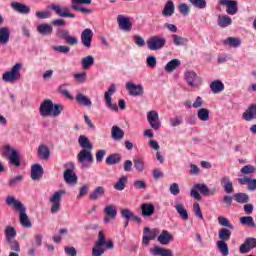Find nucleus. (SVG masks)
I'll return each instance as SVG.
<instances>
[{"label": "nucleus", "mask_w": 256, "mask_h": 256, "mask_svg": "<svg viewBox=\"0 0 256 256\" xmlns=\"http://www.w3.org/2000/svg\"><path fill=\"white\" fill-rule=\"evenodd\" d=\"M9 154L11 165H14V167H21V157L19 156V152L13 149L11 146L7 145L4 147V155L9 156Z\"/></svg>", "instance_id": "obj_10"}, {"label": "nucleus", "mask_w": 256, "mask_h": 256, "mask_svg": "<svg viewBox=\"0 0 256 256\" xmlns=\"http://www.w3.org/2000/svg\"><path fill=\"white\" fill-rule=\"evenodd\" d=\"M6 241H13L17 237V231L13 226H6L4 230Z\"/></svg>", "instance_id": "obj_42"}, {"label": "nucleus", "mask_w": 256, "mask_h": 256, "mask_svg": "<svg viewBox=\"0 0 256 256\" xmlns=\"http://www.w3.org/2000/svg\"><path fill=\"white\" fill-rule=\"evenodd\" d=\"M121 154H110L106 158V165H117L118 163H121Z\"/></svg>", "instance_id": "obj_45"}, {"label": "nucleus", "mask_w": 256, "mask_h": 256, "mask_svg": "<svg viewBox=\"0 0 256 256\" xmlns=\"http://www.w3.org/2000/svg\"><path fill=\"white\" fill-rule=\"evenodd\" d=\"M116 91L115 84H112L108 91L104 94V99L106 101V107L108 109H111V111H119V106L117 104H113L111 95H113Z\"/></svg>", "instance_id": "obj_13"}, {"label": "nucleus", "mask_w": 256, "mask_h": 256, "mask_svg": "<svg viewBox=\"0 0 256 256\" xmlns=\"http://www.w3.org/2000/svg\"><path fill=\"white\" fill-rule=\"evenodd\" d=\"M38 156L40 157V159H44V161H47V159H49V157L51 156V151L49 150V147L43 144L40 145L38 147Z\"/></svg>", "instance_id": "obj_40"}, {"label": "nucleus", "mask_w": 256, "mask_h": 256, "mask_svg": "<svg viewBox=\"0 0 256 256\" xmlns=\"http://www.w3.org/2000/svg\"><path fill=\"white\" fill-rule=\"evenodd\" d=\"M175 13V4L173 1L169 0L166 2L164 9L162 11V15L164 17H171Z\"/></svg>", "instance_id": "obj_33"}, {"label": "nucleus", "mask_w": 256, "mask_h": 256, "mask_svg": "<svg viewBox=\"0 0 256 256\" xmlns=\"http://www.w3.org/2000/svg\"><path fill=\"white\" fill-rule=\"evenodd\" d=\"M11 249V251H16L19 253L21 251V247L19 246V242L17 240L6 241Z\"/></svg>", "instance_id": "obj_58"}, {"label": "nucleus", "mask_w": 256, "mask_h": 256, "mask_svg": "<svg viewBox=\"0 0 256 256\" xmlns=\"http://www.w3.org/2000/svg\"><path fill=\"white\" fill-rule=\"evenodd\" d=\"M201 194H200V193ZM217 193V188L209 189L206 184L197 183L194 185V187L190 190V195L193 197V199H196L197 201H201L202 196L205 195L206 197H209L211 195H215Z\"/></svg>", "instance_id": "obj_3"}, {"label": "nucleus", "mask_w": 256, "mask_h": 256, "mask_svg": "<svg viewBox=\"0 0 256 256\" xmlns=\"http://www.w3.org/2000/svg\"><path fill=\"white\" fill-rule=\"evenodd\" d=\"M43 177V166L41 164H34L31 168V179L39 181Z\"/></svg>", "instance_id": "obj_25"}, {"label": "nucleus", "mask_w": 256, "mask_h": 256, "mask_svg": "<svg viewBox=\"0 0 256 256\" xmlns=\"http://www.w3.org/2000/svg\"><path fill=\"white\" fill-rule=\"evenodd\" d=\"M6 203L9 206L14 207L16 211H19L20 213V224L25 229H31L33 227V224L31 223V220H29V216L27 215V208L21 203V201L15 199L13 196H8L6 198Z\"/></svg>", "instance_id": "obj_1"}, {"label": "nucleus", "mask_w": 256, "mask_h": 256, "mask_svg": "<svg viewBox=\"0 0 256 256\" xmlns=\"http://www.w3.org/2000/svg\"><path fill=\"white\" fill-rule=\"evenodd\" d=\"M92 65H95V58L93 56L89 55L82 59V68L87 70L91 69Z\"/></svg>", "instance_id": "obj_47"}, {"label": "nucleus", "mask_w": 256, "mask_h": 256, "mask_svg": "<svg viewBox=\"0 0 256 256\" xmlns=\"http://www.w3.org/2000/svg\"><path fill=\"white\" fill-rule=\"evenodd\" d=\"M218 223L222 227H228V229L231 230L235 229V226H233V224H231V222H229V219L225 218V216H219Z\"/></svg>", "instance_id": "obj_53"}, {"label": "nucleus", "mask_w": 256, "mask_h": 256, "mask_svg": "<svg viewBox=\"0 0 256 256\" xmlns=\"http://www.w3.org/2000/svg\"><path fill=\"white\" fill-rule=\"evenodd\" d=\"M241 225H246V227H256L255 220L251 216H243L239 219Z\"/></svg>", "instance_id": "obj_49"}, {"label": "nucleus", "mask_w": 256, "mask_h": 256, "mask_svg": "<svg viewBox=\"0 0 256 256\" xmlns=\"http://www.w3.org/2000/svg\"><path fill=\"white\" fill-rule=\"evenodd\" d=\"M220 183L225 193H228V195H231V193H233V182L231 181V178H229V176L222 177L220 179Z\"/></svg>", "instance_id": "obj_26"}, {"label": "nucleus", "mask_w": 256, "mask_h": 256, "mask_svg": "<svg viewBox=\"0 0 256 256\" xmlns=\"http://www.w3.org/2000/svg\"><path fill=\"white\" fill-rule=\"evenodd\" d=\"M126 185H127V176H122L118 179V181L114 185V189H116V191H123Z\"/></svg>", "instance_id": "obj_51"}, {"label": "nucleus", "mask_w": 256, "mask_h": 256, "mask_svg": "<svg viewBox=\"0 0 256 256\" xmlns=\"http://www.w3.org/2000/svg\"><path fill=\"white\" fill-rule=\"evenodd\" d=\"M256 247V238L248 237L244 241V243L240 246V253L245 255L251 251V249H255Z\"/></svg>", "instance_id": "obj_18"}, {"label": "nucleus", "mask_w": 256, "mask_h": 256, "mask_svg": "<svg viewBox=\"0 0 256 256\" xmlns=\"http://www.w3.org/2000/svg\"><path fill=\"white\" fill-rule=\"evenodd\" d=\"M180 65H181V61H179V59H173L166 64L164 69L165 71H167V73H173V71H175L177 67H180Z\"/></svg>", "instance_id": "obj_43"}, {"label": "nucleus", "mask_w": 256, "mask_h": 256, "mask_svg": "<svg viewBox=\"0 0 256 256\" xmlns=\"http://www.w3.org/2000/svg\"><path fill=\"white\" fill-rule=\"evenodd\" d=\"M21 181H23V175H18L16 177L10 178L8 180V186L15 187V186L19 185V183H21Z\"/></svg>", "instance_id": "obj_56"}, {"label": "nucleus", "mask_w": 256, "mask_h": 256, "mask_svg": "<svg viewBox=\"0 0 256 256\" xmlns=\"http://www.w3.org/2000/svg\"><path fill=\"white\" fill-rule=\"evenodd\" d=\"M217 23L222 29H225V27H229L233 23V20L228 15H219Z\"/></svg>", "instance_id": "obj_39"}, {"label": "nucleus", "mask_w": 256, "mask_h": 256, "mask_svg": "<svg viewBox=\"0 0 256 256\" xmlns=\"http://www.w3.org/2000/svg\"><path fill=\"white\" fill-rule=\"evenodd\" d=\"M174 45L177 47L187 45L189 43V39L183 38L182 36H179L177 34L172 35Z\"/></svg>", "instance_id": "obj_50"}, {"label": "nucleus", "mask_w": 256, "mask_h": 256, "mask_svg": "<svg viewBox=\"0 0 256 256\" xmlns=\"http://www.w3.org/2000/svg\"><path fill=\"white\" fill-rule=\"evenodd\" d=\"M112 139L114 141H121L125 137V132L119 126H113L111 130Z\"/></svg>", "instance_id": "obj_35"}, {"label": "nucleus", "mask_w": 256, "mask_h": 256, "mask_svg": "<svg viewBox=\"0 0 256 256\" xmlns=\"http://www.w3.org/2000/svg\"><path fill=\"white\" fill-rule=\"evenodd\" d=\"M9 39H11V32L9 31V28H0V45H7V43H9Z\"/></svg>", "instance_id": "obj_30"}, {"label": "nucleus", "mask_w": 256, "mask_h": 256, "mask_svg": "<svg viewBox=\"0 0 256 256\" xmlns=\"http://www.w3.org/2000/svg\"><path fill=\"white\" fill-rule=\"evenodd\" d=\"M242 119H244V121H253V119H256V104L250 105L243 113Z\"/></svg>", "instance_id": "obj_28"}, {"label": "nucleus", "mask_w": 256, "mask_h": 256, "mask_svg": "<svg viewBox=\"0 0 256 256\" xmlns=\"http://www.w3.org/2000/svg\"><path fill=\"white\" fill-rule=\"evenodd\" d=\"M210 89L212 93L217 95L218 93H221V91L225 90V84L220 80H215L210 84Z\"/></svg>", "instance_id": "obj_36"}, {"label": "nucleus", "mask_w": 256, "mask_h": 256, "mask_svg": "<svg viewBox=\"0 0 256 256\" xmlns=\"http://www.w3.org/2000/svg\"><path fill=\"white\" fill-rule=\"evenodd\" d=\"M37 19H49L51 17V12L49 11H38L36 12Z\"/></svg>", "instance_id": "obj_64"}, {"label": "nucleus", "mask_w": 256, "mask_h": 256, "mask_svg": "<svg viewBox=\"0 0 256 256\" xmlns=\"http://www.w3.org/2000/svg\"><path fill=\"white\" fill-rule=\"evenodd\" d=\"M63 111V105L53 104L51 99L44 100L39 108L41 117H59Z\"/></svg>", "instance_id": "obj_2"}, {"label": "nucleus", "mask_w": 256, "mask_h": 256, "mask_svg": "<svg viewBox=\"0 0 256 256\" xmlns=\"http://www.w3.org/2000/svg\"><path fill=\"white\" fill-rule=\"evenodd\" d=\"M240 185H248V191H255L256 189V179H251L247 176L238 179Z\"/></svg>", "instance_id": "obj_29"}, {"label": "nucleus", "mask_w": 256, "mask_h": 256, "mask_svg": "<svg viewBox=\"0 0 256 256\" xmlns=\"http://www.w3.org/2000/svg\"><path fill=\"white\" fill-rule=\"evenodd\" d=\"M36 31L43 37H47L49 35H52L53 26H51L47 23H42L37 26Z\"/></svg>", "instance_id": "obj_24"}, {"label": "nucleus", "mask_w": 256, "mask_h": 256, "mask_svg": "<svg viewBox=\"0 0 256 256\" xmlns=\"http://www.w3.org/2000/svg\"><path fill=\"white\" fill-rule=\"evenodd\" d=\"M78 143L82 147V150H93V144H91V141L85 135L79 136Z\"/></svg>", "instance_id": "obj_34"}, {"label": "nucleus", "mask_w": 256, "mask_h": 256, "mask_svg": "<svg viewBox=\"0 0 256 256\" xmlns=\"http://www.w3.org/2000/svg\"><path fill=\"white\" fill-rule=\"evenodd\" d=\"M120 215L126 221H131V219H134L136 221V223H142L143 222V219H141V217L135 215V213H133V211H131L129 209L121 210Z\"/></svg>", "instance_id": "obj_20"}, {"label": "nucleus", "mask_w": 256, "mask_h": 256, "mask_svg": "<svg viewBox=\"0 0 256 256\" xmlns=\"http://www.w3.org/2000/svg\"><path fill=\"white\" fill-rule=\"evenodd\" d=\"M134 169L138 171V173H143L145 171V158L136 157L133 159Z\"/></svg>", "instance_id": "obj_38"}, {"label": "nucleus", "mask_w": 256, "mask_h": 256, "mask_svg": "<svg viewBox=\"0 0 256 256\" xmlns=\"http://www.w3.org/2000/svg\"><path fill=\"white\" fill-rule=\"evenodd\" d=\"M218 237H219V241H229V239H231V230L227 229V228H222L221 230H219L218 232Z\"/></svg>", "instance_id": "obj_46"}, {"label": "nucleus", "mask_w": 256, "mask_h": 256, "mask_svg": "<svg viewBox=\"0 0 256 256\" xmlns=\"http://www.w3.org/2000/svg\"><path fill=\"white\" fill-rule=\"evenodd\" d=\"M174 209H176L178 215L183 219V221H187L189 219V212L185 208V204L181 202H175Z\"/></svg>", "instance_id": "obj_23"}, {"label": "nucleus", "mask_w": 256, "mask_h": 256, "mask_svg": "<svg viewBox=\"0 0 256 256\" xmlns=\"http://www.w3.org/2000/svg\"><path fill=\"white\" fill-rule=\"evenodd\" d=\"M11 7L14 11L21 13L22 15H29V13H31V8L23 3L12 2Z\"/></svg>", "instance_id": "obj_21"}, {"label": "nucleus", "mask_w": 256, "mask_h": 256, "mask_svg": "<svg viewBox=\"0 0 256 256\" xmlns=\"http://www.w3.org/2000/svg\"><path fill=\"white\" fill-rule=\"evenodd\" d=\"M150 253L154 256H173V251H171V249H165L159 246H155L153 249H150Z\"/></svg>", "instance_id": "obj_27"}, {"label": "nucleus", "mask_w": 256, "mask_h": 256, "mask_svg": "<svg viewBox=\"0 0 256 256\" xmlns=\"http://www.w3.org/2000/svg\"><path fill=\"white\" fill-rule=\"evenodd\" d=\"M193 211L198 219H203V211H201V206L199 203L195 202L193 204Z\"/></svg>", "instance_id": "obj_63"}, {"label": "nucleus", "mask_w": 256, "mask_h": 256, "mask_svg": "<svg viewBox=\"0 0 256 256\" xmlns=\"http://www.w3.org/2000/svg\"><path fill=\"white\" fill-rule=\"evenodd\" d=\"M190 3L193 7H196V9H205V7H207V1L205 0H190Z\"/></svg>", "instance_id": "obj_57"}, {"label": "nucleus", "mask_w": 256, "mask_h": 256, "mask_svg": "<svg viewBox=\"0 0 256 256\" xmlns=\"http://www.w3.org/2000/svg\"><path fill=\"white\" fill-rule=\"evenodd\" d=\"M220 7H226L227 15H237L239 11V3L236 0H219Z\"/></svg>", "instance_id": "obj_9"}, {"label": "nucleus", "mask_w": 256, "mask_h": 256, "mask_svg": "<svg viewBox=\"0 0 256 256\" xmlns=\"http://www.w3.org/2000/svg\"><path fill=\"white\" fill-rule=\"evenodd\" d=\"M234 201H236V203H240L241 205L249 203V195L243 192L236 193L234 194Z\"/></svg>", "instance_id": "obj_44"}, {"label": "nucleus", "mask_w": 256, "mask_h": 256, "mask_svg": "<svg viewBox=\"0 0 256 256\" xmlns=\"http://www.w3.org/2000/svg\"><path fill=\"white\" fill-rule=\"evenodd\" d=\"M76 101L80 105H84V107H91L93 103L91 102V99H89L87 96L83 95L82 93H79L76 95Z\"/></svg>", "instance_id": "obj_41"}, {"label": "nucleus", "mask_w": 256, "mask_h": 256, "mask_svg": "<svg viewBox=\"0 0 256 256\" xmlns=\"http://www.w3.org/2000/svg\"><path fill=\"white\" fill-rule=\"evenodd\" d=\"M144 233L146 236H148L150 241H153V239H156L158 234L157 230H151L147 227L144 228Z\"/></svg>", "instance_id": "obj_60"}, {"label": "nucleus", "mask_w": 256, "mask_h": 256, "mask_svg": "<svg viewBox=\"0 0 256 256\" xmlns=\"http://www.w3.org/2000/svg\"><path fill=\"white\" fill-rule=\"evenodd\" d=\"M148 123L155 131H159L161 128V122H159V113L155 110H151L147 114Z\"/></svg>", "instance_id": "obj_16"}, {"label": "nucleus", "mask_w": 256, "mask_h": 256, "mask_svg": "<svg viewBox=\"0 0 256 256\" xmlns=\"http://www.w3.org/2000/svg\"><path fill=\"white\" fill-rule=\"evenodd\" d=\"M117 23L119 25V29H121L122 31H131V29H133V24L131 23V20L124 15L117 16Z\"/></svg>", "instance_id": "obj_19"}, {"label": "nucleus", "mask_w": 256, "mask_h": 256, "mask_svg": "<svg viewBox=\"0 0 256 256\" xmlns=\"http://www.w3.org/2000/svg\"><path fill=\"white\" fill-rule=\"evenodd\" d=\"M54 51H57L58 53H63L64 55H67L71 51V47L69 46H53L52 48Z\"/></svg>", "instance_id": "obj_59"}, {"label": "nucleus", "mask_w": 256, "mask_h": 256, "mask_svg": "<svg viewBox=\"0 0 256 256\" xmlns=\"http://www.w3.org/2000/svg\"><path fill=\"white\" fill-rule=\"evenodd\" d=\"M142 217H153L155 215V205L153 203H143L141 205Z\"/></svg>", "instance_id": "obj_22"}, {"label": "nucleus", "mask_w": 256, "mask_h": 256, "mask_svg": "<svg viewBox=\"0 0 256 256\" xmlns=\"http://www.w3.org/2000/svg\"><path fill=\"white\" fill-rule=\"evenodd\" d=\"M184 79L189 87H199L201 85V77L194 71H186L184 73Z\"/></svg>", "instance_id": "obj_12"}, {"label": "nucleus", "mask_w": 256, "mask_h": 256, "mask_svg": "<svg viewBox=\"0 0 256 256\" xmlns=\"http://www.w3.org/2000/svg\"><path fill=\"white\" fill-rule=\"evenodd\" d=\"M216 245L222 254V256H228L229 255V246L227 245V242L225 241H217Z\"/></svg>", "instance_id": "obj_48"}, {"label": "nucleus", "mask_w": 256, "mask_h": 256, "mask_svg": "<svg viewBox=\"0 0 256 256\" xmlns=\"http://www.w3.org/2000/svg\"><path fill=\"white\" fill-rule=\"evenodd\" d=\"M65 193V190H58L52 195V197H50V213H52V215H55V213H59V211H61V198L63 195H65Z\"/></svg>", "instance_id": "obj_6"}, {"label": "nucleus", "mask_w": 256, "mask_h": 256, "mask_svg": "<svg viewBox=\"0 0 256 256\" xmlns=\"http://www.w3.org/2000/svg\"><path fill=\"white\" fill-rule=\"evenodd\" d=\"M50 9L56 13L59 17H69L70 19H75V14L69 11L67 7H61L59 4H52Z\"/></svg>", "instance_id": "obj_14"}, {"label": "nucleus", "mask_w": 256, "mask_h": 256, "mask_svg": "<svg viewBox=\"0 0 256 256\" xmlns=\"http://www.w3.org/2000/svg\"><path fill=\"white\" fill-rule=\"evenodd\" d=\"M126 89L129 95H131L132 97H141L143 96V93H145L143 91V85L141 84L135 85V83L133 82L126 83Z\"/></svg>", "instance_id": "obj_15"}, {"label": "nucleus", "mask_w": 256, "mask_h": 256, "mask_svg": "<svg viewBox=\"0 0 256 256\" xmlns=\"http://www.w3.org/2000/svg\"><path fill=\"white\" fill-rule=\"evenodd\" d=\"M23 67L22 63H16L11 70L6 71L2 75V81H5V83H16V81H19L21 79V69Z\"/></svg>", "instance_id": "obj_4"}, {"label": "nucleus", "mask_w": 256, "mask_h": 256, "mask_svg": "<svg viewBox=\"0 0 256 256\" xmlns=\"http://www.w3.org/2000/svg\"><path fill=\"white\" fill-rule=\"evenodd\" d=\"M104 214L107 217H110V219H116L117 218V207L113 204L107 205L104 207Z\"/></svg>", "instance_id": "obj_37"}, {"label": "nucleus", "mask_w": 256, "mask_h": 256, "mask_svg": "<svg viewBox=\"0 0 256 256\" xmlns=\"http://www.w3.org/2000/svg\"><path fill=\"white\" fill-rule=\"evenodd\" d=\"M225 43H227L230 47L237 48V47H240L241 45V39L235 38V37H228L225 40Z\"/></svg>", "instance_id": "obj_54"}, {"label": "nucleus", "mask_w": 256, "mask_h": 256, "mask_svg": "<svg viewBox=\"0 0 256 256\" xmlns=\"http://www.w3.org/2000/svg\"><path fill=\"white\" fill-rule=\"evenodd\" d=\"M92 150H81L78 155V163H80L82 169H89V165H91L94 161Z\"/></svg>", "instance_id": "obj_8"}, {"label": "nucleus", "mask_w": 256, "mask_h": 256, "mask_svg": "<svg viewBox=\"0 0 256 256\" xmlns=\"http://www.w3.org/2000/svg\"><path fill=\"white\" fill-rule=\"evenodd\" d=\"M69 169L65 170L64 172V181L68 183V185H77V174L74 173L75 171V164L73 162L68 163Z\"/></svg>", "instance_id": "obj_11"}, {"label": "nucleus", "mask_w": 256, "mask_h": 256, "mask_svg": "<svg viewBox=\"0 0 256 256\" xmlns=\"http://www.w3.org/2000/svg\"><path fill=\"white\" fill-rule=\"evenodd\" d=\"M81 42L82 45L86 47V49L91 48V43H93V30L86 28L81 33Z\"/></svg>", "instance_id": "obj_17"}, {"label": "nucleus", "mask_w": 256, "mask_h": 256, "mask_svg": "<svg viewBox=\"0 0 256 256\" xmlns=\"http://www.w3.org/2000/svg\"><path fill=\"white\" fill-rule=\"evenodd\" d=\"M197 117L200 121H209V110L207 108H200L197 112Z\"/></svg>", "instance_id": "obj_52"}, {"label": "nucleus", "mask_w": 256, "mask_h": 256, "mask_svg": "<svg viewBox=\"0 0 256 256\" xmlns=\"http://www.w3.org/2000/svg\"><path fill=\"white\" fill-rule=\"evenodd\" d=\"M107 242V238L105 237V233L102 230L98 232V238L92 248V256H102L105 253V243Z\"/></svg>", "instance_id": "obj_5"}, {"label": "nucleus", "mask_w": 256, "mask_h": 256, "mask_svg": "<svg viewBox=\"0 0 256 256\" xmlns=\"http://www.w3.org/2000/svg\"><path fill=\"white\" fill-rule=\"evenodd\" d=\"M105 195V187L98 186L96 187L92 193L89 195V199L91 201H97V199H101Z\"/></svg>", "instance_id": "obj_32"}, {"label": "nucleus", "mask_w": 256, "mask_h": 256, "mask_svg": "<svg viewBox=\"0 0 256 256\" xmlns=\"http://www.w3.org/2000/svg\"><path fill=\"white\" fill-rule=\"evenodd\" d=\"M182 124H183L182 116H176V117L170 119L171 127H179V125H182Z\"/></svg>", "instance_id": "obj_61"}, {"label": "nucleus", "mask_w": 256, "mask_h": 256, "mask_svg": "<svg viewBox=\"0 0 256 256\" xmlns=\"http://www.w3.org/2000/svg\"><path fill=\"white\" fill-rule=\"evenodd\" d=\"M255 171H256L255 166L250 165V164H248L240 169V172L242 175H251V174L255 173Z\"/></svg>", "instance_id": "obj_55"}, {"label": "nucleus", "mask_w": 256, "mask_h": 256, "mask_svg": "<svg viewBox=\"0 0 256 256\" xmlns=\"http://www.w3.org/2000/svg\"><path fill=\"white\" fill-rule=\"evenodd\" d=\"M173 241V236L167 230H163L162 233L158 236V242L161 245H169Z\"/></svg>", "instance_id": "obj_31"}, {"label": "nucleus", "mask_w": 256, "mask_h": 256, "mask_svg": "<svg viewBox=\"0 0 256 256\" xmlns=\"http://www.w3.org/2000/svg\"><path fill=\"white\" fill-rule=\"evenodd\" d=\"M167 39L165 37L155 35L148 39L147 45L150 51H159L165 47Z\"/></svg>", "instance_id": "obj_7"}, {"label": "nucleus", "mask_w": 256, "mask_h": 256, "mask_svg": "<svg viewBox=\"0 0 256 256\" xmlns=\"http://www.w3.org/2000/svg\"><path fill=\"white\" fill-rule=\"evenodd\" d=\"M79 5H91V0H72L71 7L75 9V7H79Z\"/></svg>", "instance_id": "obj_62"}]
</instances>
